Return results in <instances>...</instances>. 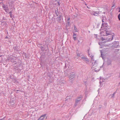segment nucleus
Instances as JSON below:
<instances>
[{"instance_id": "nucleus-12", "label": "nucleus", "mask_w": 120, "mask_h": 120, "mask_svg": "<svg viewBox=\"0 0 120 120\" xmlns=\"http://www.w3.org/2000/svg\"><path fill=\"white\" fill-rule=\"evenodd\" d=\"M103 32V34H105V33H103V31H102V32Z\"/></svg>"}, {"instance_id": "nucleus-13", "label": "nucleus", "mask_w": 120, "mask_h": 120, "mask_svg": "<svg viewBox=\"0 0 120 120\" xmlns=\"http://www.w3.org/2000/svg\"><path fill=\"white\" fill-rule=\"evenodd\" d=\"M10 15V17L11 18L12 17V15H11V14Z\"/></svg>"}, {"instance_id": "nucleus-2", "label": "nucleus", "mask_w": 120, "mask_h": 120, "mask_svg": "<svg viewBox=\"0 0 120 120\" xmlns=\"http://www.w3.org/2000/svg\"><path fill=\"white\" fill-rule=\"evenodd\" d=\"M107 24L105 23H102V24L101 28L103 30L107 28Z\"/></svg>"}, {"instance_id": "nucleus-6", "label": "nucleus", "mask_w": 120, "mask_h": 120, "mask_svg": "<svg viewBox=\"0 0 120 120\" xmlns=\"http://www.w3.org/2000/svg\"><path fill=\"white\" fill-rule=\"evenodd\" d=\"M76 34H74L73 35V38L74 39V40H75L76 38Z\"/></svg>"}, {"instance_id": "nucleus-11", "label": "nucleus", "mask_w": 120, "mask_h": 120, "mask_svg": "<svg viewBox=\"0 0 120 120\" xmlns=\"http://www.w3.org/2000/svg\"><path fill=\"white\" fill-rule=\"evenodd\" d=\"M10 14V15L11 14V12H9V13Z\"/></svg>"}, {"instance_id": "nucleus-4", "label": "nucleus", "mask_w": 120, "mask_h": 120, "mask_svg": "<svg viewBox=\"0 0 120 120\" xmlns=\"http://www.w3.org/2000/svg\"><path fill=\"white\" fill-rule=\"evenodd\" d=\"M46 116V114H45L41 116L39 119V120H43L45 118V117Z\"/></svg>"}, {"instance_id": "nucleus-8", "label": "nucleus", "mask_w": 120, "mask_h": 120, "mask_svg": "<svg viewBox=\"0 0 120 120\" xmlns=\"http://www.w3.org/2000/svg\"><path fill=\"white\" fill-rule=\"evenodd\" d=\"M118 18L119 20L120 21V13L118 15Z\"/></svg>"}, {"instance_id": "nucleus-10", "label": "nucleus", "mask_w": 120, "mask_h": 120, "mask_svg": "<svg viewBox=\"0 0 120 120\" xmlns=\"http://www.w3.org/2000/svg\"><path fill=\"white\" fill-rule=\"evenodd\" d=\"M70 18H68V20H70Z\"/></svg>"}, {"instance_id": "nucleus-7", "label": "nucleus", "mask_w": 120, "mask_h": 120, "mask_svg": "<svg viewBox=\"0 0 120 120\" xmlns=\"http://www.w3.org/2000/svg\"><path fill=\"white\" fill-rule=\"evenodd\" d=\"M3 7L4 8V9L5 10V11H7V10L5 8V6L4 5L3 6Z\"/></svg>"}, {"instance_id": "nucleus-1", "label": "nucleus", "mask_w": 120, "mask_h": 120, "mask_svg": "<svg viewBox=\"0 0 120 120\" xmlns=\"http://www.w3.org/2000/svg\"><path fill=\"white\" fill-rule=\"evenodd\" d=\"M103 33H105V34H103V32H101V35L102 36H105L112 35V33L110 30L106 31V30H103Z\"/></svg>"}, {"instance_id": "nucleus-9", "label": "nucleus", "mask_w": 120, "mask_h": 120, "mask_svg": "<svg viewBox=\"0 0 120 120\" xmlns=\"http://www.w3.org/2000/svg\"><path fill=\"white\" fill-rule=\"evenodd\" d=\"M119 12H120V7L119 8Z\"/></svg>"}, {"instance_id": "nucleus-5", "label": "nucleus", "mask_w": 120, "mask_h": 120, "mask_svg": "<svg viewBox=\"0 0 120 120\" xmlns=\"http://www.w3.org/2000/svg\"><path fill=\"white\" fill-rule=\"evenodd\" d=\"M113 35H112L111 36V38H110V39H109V38H107V39H105L104 38H101L102 40H104L105 39H108V40H112L113 39Z\"/></svg>"}, {"instance_id": "nucleus-3", "label": "nucleus", "mask_w": 120, "mask_h": 120, "mask_svg": "<svg viewBox=\"0 0 120 120\" xmlns=\"http://www.w3.org/2000/svg\"><path fill=\"white\" fill-rule=\"evenodd\" d=\"M99 14V12H92L91 13V14L92 15L97 16Z\"/></svg>"}]
</instances>
